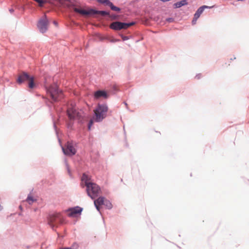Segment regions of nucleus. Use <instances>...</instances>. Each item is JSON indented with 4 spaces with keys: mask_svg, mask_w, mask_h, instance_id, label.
I'll use <instances>...</instances> for the list:
<instances>
[{
    "mask_svg": "<svg viewBox=\"0 0 249 249\" xmlns=\"http://www.w3.org/2000/svg\"><path fill=\"white\" fill-rule=\"evenodd\" d=\"M100 2V3H104L106 5L109 6L110 7V8H111V9L112 10H113V11H118V12L120 11V8L114 6L113 4V3L112 2H111L110 1H109V0H107L106 2Z\"/></svg>",
    "mask_w": 249,
    "mask_h": 249,
    "instance_id": "2eb2a0df",
    "label": "nucleus"
},
{
    "mask_svg": "<svg viewBox=\"0 0 249 249\" xmlns=\"http://www.w3.org/2000/svg\"><path fill=\"white\" fill-rule=\"evenodd\" d=\"M73 10L74 12L79 13L82 15H88L90 14H100L103 16L109 15V13L104 11H96L93 9H90L87 11L78 8H74Z\"/></svg>",
    "mask_w": 249,
    "mask_h": 249,
    "instance_id": "39448f33",
    "label": "nucleus"
},
{
    "mask_svg": "<svg viewBox=\"0 0 249 249\" xmlns=\"http://www.w3.org/2000/svg\"><path fill=\"white\" fill-rule=\"evenodd\" d=\"M214 5H212L211 6H208L206 5H203L200 7L196 11L194 16H195V19H198L201 14L203 13L205 9L206 8H212L214 7Z\"/></svg>",
    "mask_w": 249,
    "mask_h": 249,
    "instance_id": "ddd939ff",
    "label": "nucleus"
},
{
    "mask_svg": "<svg viewBox=\"0 0 249 249\" xmlns=\"http://www.w3.org/2000/svg\"><path fill=\"white\" fill-rule=\"evenodd\" d=\"M62 150L65 155L71 156L75 155L76 150L71 142H68L64 147H62Z\"/></svg>",
    "mask_w": 249,
    "mask_h": 249,
    "instance_id": "6e6552de",
    "label": "nucleus"
},
{
    "mask_svg": "<svg viewBox=\"0 0 249 249\" xmlns=\"http://www.w3.org/2000/svg\"><path fill=\"white\" fill-rule=\"evenodd\" d=\"M36 201V199H34L33 197L31 196H28L26 199V201L30 205L33 204Z\"/></svg>",
    "mask_w": 249,
    "mask_h": 249,
    "instance_id": "f3484780",
    "label": "nucleus"
},
{
    "mask_svg": "<svg viewBox=\"0 0 249 249\" xmlns=\"http://www.w3.org/2000/svg\"><path fill=\"white\" fill-rule=\"evenodd\" d=\"M28 81V87L30 89H33L35 87V84L34 82V77L30 76L26 72H23L20 74L17 80V82L19 84H21L24 81Z\"/></svg>",
    "mask_w": 249,
    "mask_h": 249,
    "instance_id": "423d86ee",
    "label": "nucleus"
},
{
    "mask_svg": "<svg viewBox=\"0 0 249 249\" xmlns=\"http://www.w3.org/2000/svg\"><path fill=\"white\" fill-rule=\"evenodd\" d=\"M92 124H93V120H91L89 124V126H88L89 129H90V127H91V125H92Z\"/></svg>",
    "mask_w": 249,
    "mask_h": 249,
    "instance_id": "aec40b11",
    "label": "nucleus"
},
{
    "mask_svg": "<svg viewBox=\"0 0 249 249\" xmlns=\"http://www.w3.org/2000/svg\"><path fill=\"white\" fill-rule=\"evenodd\" d=\"M167 20L169 22H171V21H172L173 19H172V18H168L167 19Z\"/></svg>",
    "mask_w": 249,
    "mask_h": 249,
    "instance_id": "5701e85b",
    "label": "nucleus"
},
{
    "mask_svg": "<svg viewBox=\"0 0 249 249\" xmlns=\"http://www.w3.org/2000/svg\"><path fill=\"white\" fill-rule=\"evenodd\" d=\"M188 2L186 0H182L180 1L177 2L174 4V7L175 8H180L182 6L187 5Z\"/></svg>",
    "mask_w": 249,
    "mask_h": 249,
    "instance_id": "dca6fc26",
    "label": "nucleus"
},
{
    "mask_svg": "<svg viewBox=\"0 0 249 249\" xmlns=\"http://www.w3.org/2000/svg\"><path fill=\"white\" fill-rule=\"evenodd\" d=\"M82 209L79 207H75L74 208H70L68 210V212H70L68 214L69 216H74L77 214L81 213Z\"/></svg>",
    "mask_w": 249,
    "mask_h": 249,
    "instance_id": "9b49d317",
    "label": "nucleus"
},
{
    "mask_svg": "<svg viewBox=\"0 0 249 249\" xmlns=\"http://www.w3.org/2000/svg\"><path fill=\"white\" fill-rule=\"evenodd\" d=\"M238 1H243L244 0H237Z\"/></svg>",
    "mask_w": 249,
    "mask_h": 249,
    "instance_id": "bb28decb",
    "label": "nucleus"
},
{
    "mask_svg": "<svg viewBox=\"0 0 249 249\" xmlns=\"http://www.w3.org/2000/svg\"><path fill=\"white\" fill-rule=\"evenodd\" d=\"M67 115L70 120L80 119V113L73 107H70L67 110Z\"/></svg>",
    "mask_w": 249,
    "mask_h": 249,
    "instance_id": "9d476101",
    "label": "nucleus"
},
{
    "mask_svg": "<svg viewBox=\"0 0 249 249\" xmlns=\"http://www.w3.org/2000/svg\"><path fill=\"white\" fill-rule=\"evenodd\" d=\"M64 219L59 213H54L50 215L48 218V224L53 230L57 227L59 223H62Z\"/></svg>",
    "mask_w": 249,
    "mask_h": 249,
    "instance_id": "20e7f679",
    "label": "nucleus"
},
{
    "mask_svg": "<svg viewBox=\"0 0 249 249\" xmlns=\"http://www.w3.org/2000/svg\"><path fill=\"white\" fill-rule=\"evenodd\" d=\"M71 249H78L79 248V245L76 243H73L71 247H69Z\"/></svg>",
    "mask_w": 249,
    "mask_h": 249,
    "instance_id": "6ab92c4d",
    "label": "nucleus"
},
{
    "mask_svg": "<svg viewBox=\"0 0 249 249\" xmlns=\"http://www.w3.org/2000/svg\"><path fill=\"white\" fill-rule=\"evenodd\" d=\"M9 11L10 12V13H12L14 12V10L13 9H10L9 10Z\"/></svg>",
    "mask_w": 249,
    "mask_h": 249,
    "instance_id": "b1692460",
    "label": "nucleus"
},
{
    "mask_svg": "<svg viewBox=\"0 0 249 249\" xmlns=\"http://www.w3.org/2000/svg\"><path fill=\"white\" fill-rule=\"evenodd\" d=\"M48 25L49 21L47 18L46 16L44 15L38 21L37 23V27L41 33H44L47 31Z\"/></svg>",
    "mask_w": 249,
    "mask_h": 249,
    "instance_id": "1a4fd4ad",
    "label": "nucleus"
},
{
    "mask_svg": "<svg viewBox=\"0 0 249 249\" xmlns=\"http://www.w3.org/2000/svg\"><path fill=\"white\" fill-rule=\"evenodd\" d=\"M135 24V22H132L129 23L115 21L112 22L109 26L110 28L114 30H120L126 29Z\"/></svg>",
    "mask_w": 249,
    "mask_h": 249,
    "instance_id": "0eeeda50",
    "label": "nucleus"
},
{
    "mask_svg": "<svg viewBox=\"0 0 249 249\" xmlns=\"http://www.w3.org/2000/svg\"><path fill=\"white\" fill-rule=\"evenodd\" d=\"M104 97L105 98H107L108 96L106 91L104 90H98L96 91L94 93V97L96 99H98L100 97Z\"/></svg>",
    "mask_w": 249,
    "mask_h": 249,
    "instance_id": "4468645a",
    "label": "nucleus"
},
{
    "mask_svg": "<svg viewBox=\"0 0 249 249\" xmlns=\"http://www.w3.org/2000/svg\"><path fill=\"white\" fill-rule=\"evenodd\" d=\"M104 205H105L106 207L108 209H110L112 207V204L106 199L105 201Z\"/></svg>",
    "mask_w": 249,
    "mask_h": 249,
    "instance_id": "a211bd4d",
    "label": "nucleus"
},
{
    "mask_svg": "<svg viewBox=\"0 0 249 249\" xmlns=\"http://www.w3.org/2000/svg\"><path fill=\"white\" fill-rule=\"evenodd\" d=\"M197 20V19H195V16H194V17L193 19L192 20V24H195Z\"/></svg>",
    "mask_w": 249,
    "mask_h": 249,
    "instance_id": "4be33fe9",
    "label": "nucleus"
},
{
    "mask_svg": "<svg viewBox=\"0 0 249 249\" xmlns=\"http://www.w3.org/2000/svg\"><path fill=\"white\" fill-rule=\"evenodd\" d=\"M119 40H117V39H113L111 41L112 42H115V41H119Z\"/></svg>",
    "mask_w": 249,
    "mask_h": 249,
    "instance_id": "393cba45",
    "label": "nucleus"
},
{
    "mask_svg": "<svg viewBox=\"0 0 249 249\" xmlns=\"http://www.w3.org/2000/svg\"><path fill=\"white\" fill-rule=\"evenodd\" d=\"M107 110L108 108L106 105L99 104L96 108L94 110L95 121L97 122L102 121L106 117Z\"/></svg>",
    "mask_w": 249,
    "mask_h": 249,
    "instance_id": "7ed1b4c3",
    "label": "nucleus"
},
{
    "mask_svg": "<svg viewBox=\"0 0 249 249\" xmlns=\"http://www.w3.org/2000/svg\"><path fill=\"white\" fill-rule=\"evenodd\" d=\"M47 92L48 95L54 102L58 101L63 97L62 91L58 89L57 86L56 85L51 86L47 89Z\"/></svg>",
    "mask_w": 249,
    "mask_h": 249,
    "instance_id": "f03ea898",
    "label": "nucleus"
},
{
    "mask_svg": "<svg viewBox=\"0 0 249 249\" xmlns=\"http://www.w3.org/2000/svg\"><path fill=\"white\" fill-rule=\"evenodd\" d=\"M53 23L54 24L57 25V23L56 22V21H54Z\"/></svg>",
    "mask_w": 249,
    "mask_h": 249,
    "instance_id": "a878e982",
    "label": "nucleus"
},
{
    "mask_svg": "<svg viewBox=\"0 0 249 249\" xmlns=\"http://www.w3.org/2000/svg\"><path fill=\"white\" fill-rule=\"evenodd\" d=\"M105 200L106 198L104 197L100 196L94 200V204L98 211H100V206L104 204Z\"/></svg>",
    "mask_w": 249,
    "mask_h": 249,
    "instance_id": "f8f14e48",
    "label": "nucleus"
},
{
    "mask_svg": "<svg viewBox=\"0 0 249 249\" xmlns=\"http://www.w3.org/2000/svg\"><path fill=\"white\" fill-rule=\"evenodd\" d=\"M121 37L122 38V39L123 40H127L128 39V36H121Z\"/></svg>",
    "mask_w": 249,
    "mask_h": 249,
    "instance_id": "412c9836",
    "label": "nucleus"
},
{
    "mask_svg": "<svg viewBox=\"0 0 249 249\" xmlns=\"http://www.w3.org/2000/svg\"><path fill=\"white\" fill-rule=\"evenodd\" d=\"M81 180L82 185L84 184L85 186H86L87 194L91 199H95L101 193V191L100 187L93 182L91 178L88 175L83 174Z\"/></svg>",
    "mask_w": 249,
    "mask_h": 249,
    "instance_id": "f257e3e1",
    "label": "nucleus"
}]
</instances>
